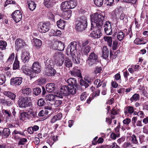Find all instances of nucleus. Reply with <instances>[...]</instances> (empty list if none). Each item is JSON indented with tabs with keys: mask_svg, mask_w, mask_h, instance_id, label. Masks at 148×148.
<instances>
[{
	"mask_svg": "<svg viewBox=\"0 0 148 148\" xmlns=\"http://www.w3.org/2000/svg\"><path fill=\"white\" fill-rule=\"evenodd\" d=\"M92 17L91 16L92 22L91 29H92V27H94L95 25L98 28H100V29H102L104 23L105 16L101 13H96L92 14Z\"/></svg>",
	"mask_w": 148,
	"mask_h": 148,
	"instance_id": "1",
	"label": "nucleus"
},
{
	"mask_svg": "<svg viewBox=\"0 0 148 148\" xmlns=\"http://www.w3.org/2000/svg\"><path fill=\"white\" fill-rule=\"evenodd\" d=\"M87 26L86 18L84 16L81 17L76 24L75 28L77 31L81 32L84 30Z\"/></svg>",
	"mask_w": 148,
	"mask_h": 148,
	"instance_id": "2",
	"label": "nucleus"
},
{
	"mask_svg": "<svg viewBox=\"0 0 148 148\" xmlns=\"http://www.w3.org/2000/svg\"><path fill=\"white\" fill-rule=\"evenodd\" d=\"M87 62L88 65L91 66H96L97 64H100L97 56L93 52H92L89 55Z\"/></svg>",
	"mask_w": 148,
	"mask_h": 148,
	"instance_id": "3",
	"label": "nucleus"
},
{
	"mask_svg": "<svg viewBox=\"0 0 148 148\" xmlns=\"http://www.w3.org/2000/svg\"><path fill=\"white\" fill-rule=\"evenodd\" d=\"M54 62L58 66H60L63 64L64 60V55L61 52L56 53L53 57Z\"/></svg>",
	"mask_w": 148,
	"mask_h": 148,
	"instance_id": "4",
	"label": "nucleus"
},
{
	"mask_svg": "<svg viewBox=\"0 0 148 148\" xmlns=\"http://www.w3.org/2000/svg\"><path fill=\"white\" fill-rule=\"evenodd\" d=\"M18 104L21 108H25L31 105V103L28 100V97H22L19 98L18 100Z\"/></svg>",
	"mask_w": 148,
	"mask_h": 148,
	"instance_id": "5",
	"label": "nucleus"
},
{
	"mask_svg": "<svg viewBox=\"0 0 148 148\" xmlns=\"http://www.w3.org/2000/svg\"><path fill=\"white\" fill-rule=\"evenodd\" d=\"M61 5L63 9H69L74 8L76 6V3L74 1L71 0L62 3Z\"/></svg>",
	"mask_w": 148,
	"mask_h": 148,
	"instance_id": "6",
	"label": "nucleus"
},
{
	"mask_svg": "<svg viewBox=\"0 0 148 148\" xmlns=\"http://www.w3.org/2000/svg\"><path fill=\"white\" fill-rule=\"evenodd\" d=\"M49 23L40 22L38 24V30L40 32L45 33L49 29Z\"/></svg>",
	"mask_w": 148,
	"mask_h": 148,
	"instance_id": "7",
	"label": "nucleus"
},
{
	"mask_svg": "<svg viewBox=\"0 0 148 148\" xmlns=\"http://www.w3.org/2000/svg\"><path fill=\"white\" fill-rule=\"evenodd\" d=\"M12 16L13 20L16 23L19 22L22 18V13L19 10L15 11L12 13Z\"/></svg>",
	"mask_w": 148,
	"mask_h": 148,
	"instance_id": "8",
	"label": "nucleus"
},
{
	"mask_svg": "<svg viewBox=\"0 0 148 148\" xmlns=\"http://www.w3.org/2000/svg\"><path fill=\"white\" fill-rule=\"evenodd\" d=\"M103 28L105 32L106 35H110L112 34V32L111 25L110 22L106 21Z\"/></svg>",
	"mask_w": 148,
	"mask_h": 148,
	"instance_id": "9",
	"label": "nucleus"
},
{
	"mask_svg": "<svg viewBox=\"0 0 148 148\" xmlns=\"http://www.w3.org/2000/svg\"><path fill=\"white\" fill-rule=\"evenodd\" d=\"M30 54L29 52L27 51H24L21 55V60L24 63H27L29 59Z\"/></svg>",
	"mask_w": 148,
	"mask_h": 148,
	"instance_id": "10",
	"label": "nucleus"
},
{
	"mask_svg": "<svg viewBox=\"0 0 148 148\" xmlns=\"http://www.w3.org/2000/svg\"><path fill=\"white\" fill-rule=\"evenodd\" d=\"M32 72L36 73H38L41 71V66L38 62H34L31 68Z\"/></svg>",
	"mask_w": 148,
	"mask_h": 148,
	"instance_id": "11",
	"label": "nucleus"
},
{
	"mask_svg": "<svg viewBox=\"0 0 148 148\" xmlns=\"http://www.w3.org/2000/svg\"><path fill=\"white\" fill-rule=\"evenodd\" d=\"M22 79V78L20 77L13 78L11 79L10 83L12 85H19L21 84Z\"/></svg>",
	"mask_w": 148,
	"mask_h": 148,
	"instance_id": "12",
	"label": "nucleus"
},
{
	"mask_svg": "<svg viewBox=\"0 0 148 148\" xmlns=\"http://www.w3.org/2000/svg\"><path fill=\"white\" fill-rule=\"evenodd\" d=\"M81 54L80 53L73 54L71 56L72 60L75 64H79L80 63Z\"/></svg>",
	"mask_w": 148,
	"mask_h": 148,
	"instance_id": "13",
	"label": "nucleus"
},
{
	"mask_svg": "<svg viewBox=\"0 0 148 148\" xmlns=\"http://www.w3.org/2000/svg\"><path fill=\"white\" fill-rule=\"evenodd\" d=\"M101 29H100V28H98L97 31H93L90 33V36L95 38H100L101 35Z\"/></svg>",
	"mask_w": 148,
	"mask_h": 148,
	"instance_id": "14",
	"label": "nucleus"
},
{
	"mask_svg": "<svg viewBox=\"0 0 148 148\" xmlns=\"http://www.w3.org/2000/svg\"><path fill=\"white\" fill-rule=\"evenodd\" d=\"M46 87L47 91L49 92H54L56 89L55 84L53 83H50L47 84Z\"/></svg>",
	"mask_w": 148,
	"mask_h": 148,
	"instance_id": "15",
	"label": "nucleus"
},
{
	"mask_svg": "<svg viewBox=\"0 0 148 148\" xmlns=\"http://www.w3.org/2000/svg\"><path fill=\"white\" fill-rule=\"evenodd\" d=\"M56 73V70L52 68V69H46L45 74L47 76L51 77L54 76Z\"/></svg>",
	"mask_w": 148,
	"mask_h": 148,
	"instance_id": "16",
	"label": "nucleus"
},
{
	"mask_svg": "<svg viewBox=\"0 0 148 148\" xmlns=\"http://www.w3.org/2000/svg\"><path fill=\"white\" fill-rule=\"evenodd\" d=\"M69 86H63L60 88V91L63 94L64 96H68L69 95L68 93Z\"/></svg>",
	"mask_w": 148,
	"mask_h": 148,
	"instance_id": "17",
	"label": "nucleus"
},
{
	"mask_svg": "<svg viewBox=\"0 0 148 148\" xmlns=\"http://www.w3.org/2000/svg\"><path fill=\"white\" fill-rule=\"evenodd\" d=\"M101 57L104 59H107L109 55V50L107 47H103Z\"/></svg>",
	"mask_w": 148,
	"mask_h": 148,
	"instance_id": "18",
	"label": "nucleus"
},
{
	"mask_svg": "<svg viewBox=\"0 0 148 148\" xmlns=\"http://www.w3.org/2000/svg\"><path fill=\"white\" fill-rule=\"evenodd\" d=\"M67 82L69 86H76L77 85V80L73 78L69 79L67 80Z\"/></svg>",
	"mask_w": 148,
	"mask_h": 148,
	"instance_id": "19",
	"label": "nucleus"
},
{
	"mask_svg": "<svg viewBox=\"0 0 148 148\" xmlns=\"http://www.w3.org/2000/svg\"><path fill=\"white\" fill-rule=\"evenodd\" d=\"M27 117L29 118H34L37 116L36 112L32 110H29L27 112Z\"/></svg>",
	"mask_w": 148,
	"mask_h": 148,
	"instance_id": "20",
	"label": "nucleus"
},
{
	"mask_svg": "<svg viewBox=\"0 0 148 148\" xmlns=\"http://www.w3.org/2000/svg\"><path fill=\"white\" fill-rule=\"evenodd\" d=\"M91 82L90 80H88L85 79V81L81 79L80 80L79 84L81 85L82 86H84L86 88L88 87L89 86V84L88 83H90Z\"/></svg>",
	"mask_w": 148,
	"mask_h": 148,
	"instance_id": "21",
	"label": "nucleus"
},
{
	"mask_svg": "<svg viewBox=\"0 0 148 148\" xmlns=\"http://www.w3.org/2000/svg\"><path fill=\"white\" fill-rule=\"evenodd\" d=\"M46 69H52L53 68V61L51 60H48L47 61H44Z\"/></svg>",
	"mask_w": 148,
	"mask_h": 148,
	"instance_id": "22",
	"label": "nucleus"
},
{
	"mask_svg": "<svg viewBox=\"0 0 148 148\" xmlns=\"http://www.w3.org/2000/svg\"><path fill=\"white\" fill-rule=\"evenodd\" d=\"M71 75L75 76H77V77H82V74L79 70L77 69H73V70L70 71Z\"/></svg>",
	"mask_w": 148,
	"mask_h": 148,
	"instance_id": "23",
	"label": "nucleus"
},
{
	"mask_svg": "<svg viewBox=\"0 0 148 148\" xmlns=\"http://www.w3.org/2000/svg\"><path fill=\"white\" fill-rule=\"evenodd\" d=\"M76 47H68L66 51L71 55V56L73 54L77 53L76 51Z\"/></svg>",
	"mask_w": 148,
	"mask_h": 148,
	"instance_id": "24",
	"label": "nucleus"
},
{
	"mask_svg": "<svg viewBox=\"0 0 148 148\" xmlns=\"http://www.w3.org/2000/svg\"><path fill=\"white\" fill-rule=\"evenodd\" d=\"M15 45L17 46H24L26 45V44L22 39L17 38L15 41Z\"/></svg>",
	"mask_w": 148,
	"mask_h": 148,
	"instance_id": "25",
	"label": "nucleus"
},
{
	"mask_svg": "<svg viewBox=\"0 0 148 148\" xmlns=\"http://www.w3.org/2000/svg\"><path fill=\"white\" fill-rule=\"evenodd\" d=\"M23 94L25 96H29L32 94V89L29 88H25L22 90Z\"/></svg>",
	"mask_w": 148,
	"mask_h": 148,
	"instance_id": "26",
	"label": "nucleus"
},
{
	"mask_svg": "<svg viewBox=\"0 0 148 148\" xmlns=\"http://www.w3.org/2000/svg\"><path fill=\"white\" fill-rule=\"evenodd\" d=\"M28 7L30 10L31 11L34 10L36 7V4L35 3L32 1H27Z\"/></svg>",
	"mask_w": 148,
	"mask_h": 148,
	"instance_id": "27",
	"label": "nucleus"
},
{
	"mask_svg": "<svg viewBox=\"0 0 148 148\" xmlns=\"http://www.w3.org/2000/svg\"><path fill=\"white\" fill-rule=\"evenodd\" d=\"M57 24L59 28L63 29L64 28L65 26V21L64 20L60 19L57 22Z\"/></svg>",
	"mask_w": 148,
	"mask_h": 148,
	"instance_id": "28",
	"label": "nucleus"
},
{
	"mask_svg": "<svg viewBox=\"0 0 148 148\" xmlns=\"http://www.w3.org/2000/svg\"><path fill=\"white\" fill-rule=\"evenodd\" d=\"M10 134V130L8 128H4L2 131V137L4 138H7Z\"/></svg>",
	"mask_w": 148,
	"mask_h": 148,
	"instance_id": "29",
	"label": "nucleus"
},
{
	"mask_svg": "<svg viewBox=\"0 0 148 148\" xmlns=\"http://www.w3.org/2000/svg\"><path fill=\"white\" fill-rule=\"evenodd\" d=\"M63 15L65 18H69L72 15V11L68 10L64 12Z\"/></svg>",
	"mask_w": 148,
	"mask_h": 148,
	"instance_id": "30",
	"label": "nucleus"
},
{
	"mask_svg": "<svg viewBox=\"0 0 148 148\" xmlns=\"http://www.w3.org/2000/svg\"><path fill=\"white\" fill-rule=\"evenodd\" d=\"M21 70L24 73L27 75L29 76L32 74L31 71L27 68L25 66H23L22 67Z\"/></svg>",
	"mask_w": 148,
	"mask_h": 148,
	"instance_id": "31",
	"label": "nucleus"
},
{
	"mask_svg": "<svg viewBox=\"0 0 148 148\" xmlns=\"http://www.w3.org/2000/svg\"><path fill=\"white\" fill-rule=\"evenodd\" d=\"M64 60V66L68 68H69L71 67L72 65V64L71 60L67 57L65 58Z\"/></svg>",
	"mask_w": 148,
	"mask_h": 148,
	"instance_id": "32",
	"label": "nucleus"
},
{
	"mask_svg": "<svg viewBox=\"0 0 148 148\" xmlns=\"http://www.w3.org/2000/svg\"><path fill=\"white\" fill-rule=\"evenodd\" d=\"M53 0H44V5L47 8H50L53 5Z\"/></svg>",
	"mask_w": 148,
	"mask_h": 148,
	"instance_id": "33",
	"label": "nucleus"
},
{
	"mask_svg": "<svg viewBox=\"0 0 148 148\" xmlns=\"http://www.w3.org/2000/svg\"><path fill=\"white\" fill-rule=\"evenodd\" d=\"M74 86H69L68 93L69 95L71 94L72 95L75 94L76 92V88L74 87Z\"/></svg>",
	"mask_w": 148,
	"mask_h": 148,
	"instance_id": "34",
	"label": "nucleus"
},
{
	"mask_svg": "<svg viewBox=\"0 0 148 148\" xmlns=\"http://www.w3.org/2000/svg\"><path fill=\"white\" fill-rule=\"evenodd\" d=\"M33 42V45L35 46H41L42 44V41L37 38H34Z\"/></svg>",
	"mask_w": 148,
	"mask_h": 148,
	"instance_id": "35",
	"label": "nucleus"
},
{
	"mask_svg": "<svg viewBox=\"0 0 148 148\" xmlns=\"http://www.w3.org/2000/svg\"><path fill=\"white\" fill-rule=\"evenodd\" d=\"M134 112V108L132 106H129L126 107V110L125 111V113L132 114Z\"/></svg>",
	"mask_w": 148,
	"mask_h": 148,
	"instance_id": "36",
	"label": "nucleus"
},
{
	"mask_svg": "<svg viewBox=\"0 0 148 148\" xmlns=\"http://www.w3.org/2000/svg\"><path fill=\"white\" fill-rule=\"evenodd\" d=\"M104 40L106 41L109 46H111L112 42V39L111 37L107 36L104 37Z\"/></svg>",
	"mask_w": 148,
	"mask_h": 148,
	"instance_id": "37",
	"label": "nucleus"
},
{
	"mask_svg": "<svg viewBox=\"0 0 148 148\" xmlns=\"http://www.w3.org/2000/svg\"><path fill=\"white\" fill-rule=\"evenodd\" d=\"M124 34L122 32H119L117 35V37L119 41H121L124 38Z\"/></svg>",
	"mask_w": 148,
	"mask_h": 148,
	"instance_id": "38",
	"label": "nucleus"
},
{
	"mask_svg": "<svg viewBox=\"0 0 148 148\" xmlns=\"http://www.w3.org/2000/svg\"><path fill=\"white\" fill-rule=\"evenodd\" d=\"M33 93L36 96L39 95L41 92V89L39 87H37L33 89Z\"/></svg>",
	"mask_w": 148,
	"mask_h": 148,
	"instance_id": "39",
	"label": "nucleus"
},
{
	"mask_svg": "<svg viewBox=\"0 0 148 148\" xmlns=\"http://www.w3.org/2000/svg\"><path fill=\"white\" fill-rule=\"evenodd\" d=\"M14 58V53H12L8 58L7 62L9 64H12Z\"/></svg>",
	"mask_w": 148,
	"mask_h": 148,
	"instance_id": "40",
	"label": "nucleus"
},
{
	"mask_svg": "<svg viewBox=\"0 0 148 148\" xmlns=\"http://www.w3.org/2000/svg\"><path fill=\"white\" fill-rule=\"evenodd\" d=\"M55 98V95L52 94H49L46 96L45 99L46 100L51 101L54 100Z\"/></svg>",
	"mask_w": 148,
	"mask_h": 148,
	"instance_id": "41",
	"label": "nucleus"
},
{
	"mask_svg": "<svg viewBox=\"0 0 148 148\" xmlns=\"http://www.w3.org/2000/svg\"><path fill=\"white\" fill-rule=\"evenodd\" d=\"M95 4L98 7H101L103 5V0H93Z\"/></svg>",
	"mask_w": 148,
	"mask_h": 148,
	"instance_id": "42",
	"label": "nucleus"
},
{
	"mask_svg": "<svg viewBox=\"0 0 148 148\" xmlns=\"http://www.w3.org/2000/svg\"><path fill=\"white\" fill-rule=\"evenodd\" d=\"M13 65V70L18 69L20 66L19 62L17 60L14 61Z\"/></svg>",
	"mask_w": 148,
	"mask_h": 148,
	"instance_id": "43",
	"label": "nucleus"
},
{
	"mask_svg": "<svg viewBox=\"0 0 148 148\" xmlns=\"http://www.w3.org/2000/svg\"><path fill=\"white\" fill-rule=\"evenodd\" d=\"M139 99V95L138 94H134L132 97L130 98V100L132 101L134 100L137 101Z\"/></svg>",
	"mask_w": 148,
	"mask_h": 148,
	"instance_id": "44",
	"label": "nucleus"
},
{
	"mask_svg": "<svg viewBox=\"0 0 148 148\" xmlns=\"http://www.w3.org/2000/svg\"><path fill=\"white\" fill-rule=\"evenodd\" d=\"M6 80L5 75L3 74H0V85L4 84Z\"/></svg>",
	"mask_w": 148,
	"mask_h": 148,
	"instance_id": "45",
	"label": "nucleus"
},
{
	"mask_svg": "<svg viewBox=\"0 0 148 148\" xmlns=\"http://www.w3.org/2000/svg\"><path fill=\"white\" fill-rule=\"evenodd\" d=\"M52 35L54 36H57L61 34V32L60 30L55 31L54 30H51Z\"/></svg>",
	"mask_w": 148,
	"mask_h": 148,
	"instance_id": "46",
	"label": "nucleus"
},
{
	"mask_svg": "<svg viewBox=\"0 0 148 148\" xmlns=\"http://www.w3.org/2000/svg\"><path fill=\"white\" fill-rule=\"evenodd\" d=\"M132 138V142L134 144H137L138 141L136 138V137L135 134H133L131 136Z\"/></svg>",
	"mask_w": 148,
	"mask_h": 148,
	"instance_id": "47",
	"label": "nucleus"
},
{
	"mask_svg": "<svg viewBox=\"0 0 148 148\" xmlns=\"http://www.w3.org/2000/svg\"><path fill=\"white\" fill-rule=\"evenodd\" d=\"M55 94L54 95H55V97L56 96L57 97H59L60 98H62L63 94L60 91H57L56 90L55 91H54Z\"/></svg>",
	"mask_w": 148,
	"mask_h": 148,
	"instance_id": "48",
	"label": "nucleus"
},
{
	"mask_svg": "<svg viewBox=\"0 0 148 148\" xmlns=\"http://www.w3.org/2000/svg\"><path fill=\"white\" fill-rule=\"evenodd\" d=\"M102 83V82H101L100 79H97L95 81L94 84L97 85V88H98L101 86Z\"/></svg>",
	"mask_w": 148,
	"mask_h": 148,
	"instance_id": "49",
	"label": "nucleus"
},
{
	"mask_svg": "<svg viewBox=\"0 0 148 148\" xmlns=\"http://www.w3.org/2000/svg\"><path fill=\"white\" fill-rule=\"evenodd\" d=\"M102 69L101 67H98L96 66L95 69L93 72V73L95 74L100 73Z\"/></svg>",
	"mask_w": 148,
	"mask_h": 148,
	"instance_id": "50",
	"label": "nucleus"
},
{
	"mask_svg": "<svg viewBox=\"0 0 148 148\" xmlns=\"http://www.w3.org/2000/svg\"><path fill=\"white\" fill-rule=\"evenodd\" d=\"M114 0H105L106 4L110 6H112L114 4Z\"/></svg>",
	"mask_w": 148,
	"mask_h": 148,
	"instance_id": "51",
	"label": "nucleus"
},
{
	"mask_svg": "<svg viewBox=\"0 0 148 148\" xmlns=\"http://www.w3.org/2000/svg\"><path fill=\"white\" fill-rule=\"evenodd\" d=\"M27 141V140L26 138H22L19 140L18 142V144L19 145H24Z\"/></svg>",
	"mask_w": 148,
	"mask_h": 148,
	"instance_id": "52",
	"label": "nucleus"
},
{
	"mask_svg": "<svg viewBox=\"0 0 148 148\" xmlns=\"http://www.w3.org/2000/svg\"><path fill=\"white\" fill-rule=\"evenodd\" d=\"M142 40L139 38H136L134 40V42L137 45H140L141 44H145L146 43V42H142Z\"/></svg>",
	"mask_w": 148,
	"mask_h": 148,
	"instance_id": "53",
	"label": "nucleus"
},
{
	"mask_svg": "<svg viewBox=\"0 0 148 148\" xmlns=\"http://www.w3.org/2000/svg\"><path fill=\"white\" fill-rule=\"evenodd\" d=\"M20 119L23 121H24L25 118L26 116H27V112H23L21 113L20 114Z\"/></svg>",
	"mask_w": 148,
	"mask_h": 148,
	"instance_id": "54",
	"label": "nucleus"
},
{
	"mask_svg": "<svg viewBox=\"0 0 148 148\" xmlns=\"http://www.w3.org/2000/svg\"><path fill=\"white\" fill-rule=\"evenodd\" d=\"M45 101L42 99H40L38 100V105L39 106H43L45 104Z\"/></svg>",
	"mask_w": 148,
	"mask_h": 148,
	"instance_id": "55",
	"label": "nucleus"
},
{
	"mask_svg": "<svg viewBox=\"0 0 148 148\" xmlns=\"http://www.w3.org/2000/svg\"><path fill=\"white\" fill-rule=\"evenodd\" d=\"M78 45L79 46L80 45L79 44V42H76V41H73L71 42L69 45L68 46H76Z\"/></svg>",
	"mask_w": 148,
	"mask_h": 148,
	"instance_id": "56",
	"label": "nucleus"
},
{
	"mask_svg": "<svg viewBox=\"0 0 148 148\" xmlns=\"http://www.w3.org/2000/svg\"><path fill=\"white\" fill-rule=\"evenodd\" d=\"M62 103V102L60 100H56L54 103V104L56 107H57L59 106Z\"/></svg>",
	"mask_w": 148,
	"mask_h": 148,
	"instance_id": "57",
	"label": "nucleus"
},
{
	"mask_svg": "<svg viewBox=\"0 0 148 148\" xmlns=\"http://www.w3.org/2000/svg\"><path fill=\"white\" fill-rule=\"evenodd\" d=\"M119 134H116L114 133H112L110 135V137L112 139L115 140L116 139V137H119Z\"/></svg>",
	"mask_w": 148,
	"mask_h": 148,
	"instance_id": "58",
	"label": "nucleus"
},
{
	"mask_svg": "<svg viewBox=\"0 0 148 148\" xmlns=\"http://www.w3.org/2000/svg\"><path fill=\"white\" fill-rule=\"evenodd\" d=\"M2 112L4 114L7 115V116L8 117H10L11 115L10 112L7 110H3Z\"/></svg>",
	"mask_w": 148,
	"mask_h": 148,
	"instance_id": "59",
	"label": "nucleus"
},
{
	"mask_svg": "<svg viewBox=\"0 0 148 148\" xmlns=\"http://www.w3.org/2000/svg\"><path fill=\"white\" fill-rule=\"evenodd\" d=\"M123 147L125 148H130L132 147V145L131 143L130 142H125L124 143Z\"/></svg>",
	"mask_w": 148,
	"mask_h": 148,
	"instance_id": "60",
	"label": "nucleus"
},
{
	"mask_svg": "<svg viewBox=\"0 0 148 148\" xmlns=\"http://www.w3.org/2000/svg\"><path fill=\"white\" fill-rule=\"evenodd\" d=\"M100 93V90H97L95 92L93 93L92 94V96L93 97H97L99 95Z\"/></svg>",
	"mask_w": 148,
	"mask_h": 148,
	"instance_id": "61",
	"label": "nucleus"
},
{
	"mask_svg": "<svg viewBox=\"0 0 148 148\" xmlns=\"http://www.w3.org/2000/svg\"><path fill=\"white\" fill-rule=\"evenodd\" d=\"M86 97V93L84 92L81 95L80 99L81 100L83 101L85 100Z\"/></svg>",
	"mask_w": 148,
	"mask_h": 148,
	"instance_id": "62",
	"label": "nucleus"
},
{
	"mask_svg": "<svg viewBox=\"0 0 148 148\" xmlns=\"http://www.w3.org/2000/svg\"><path fill=\"white\" fill-rule=\"evenodd\" d=\"M57 120H60L62 117V114L61 113H59L55 115Z\"/></svg>",
	"mask_w": 148,
	"mask_h": 148,
	"instance_id": "63",
	"label": "nucleus"
},
{
	"mask_svg": "<svg viewBox=\"0 0 148 148\" xmlns=\"http://www.w3.org/2000/svg\"><path fill=\"white\" fill-rule=\"evenodd\" d=\"M127 18V16L124 14L122 13L120 16V19L123 21L126 20Z\"/></svg>",
	"mask_w": 148,
	"mask_h": 148,
	"instance_id": "64",
	"label": "nucleus"
}]
</instances>
